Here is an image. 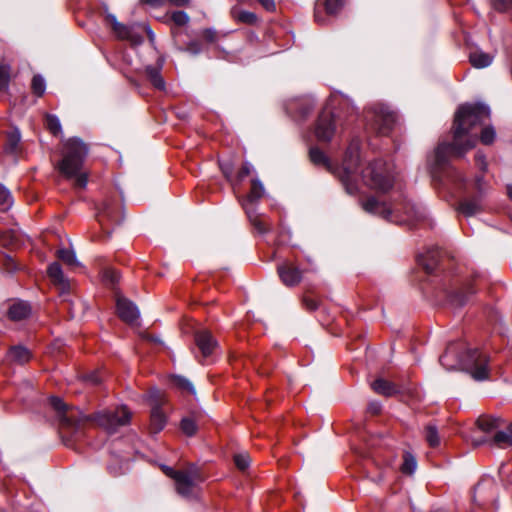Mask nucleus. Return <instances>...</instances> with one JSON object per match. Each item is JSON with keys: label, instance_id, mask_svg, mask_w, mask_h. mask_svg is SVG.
<instances>
[{"label": "nucleus", "instance_id": "nucleus-56", "mask_svg": "<svg viewBox=\"0 0 512 512\" xmlns=\"http://www.w3.org/2000/svg\"><path fill=\"white\" fill-rule=\"evenodd\" d=\"M356 112L353 108H351V112L349 113L347 119H346V125L350 124L356 119Z\"/></svg>", "mask_w": 512, "mask_h": 512}, {"label": "nucleus", "instance_id": "nucleus-36", "mask_svg": "<svg viewBox=\"0 0 512 512\" xmlns=\"http://www.w3.org/2000/svg\"><path fill=\"white\" fill-rule=\"evenodd\" d=\"M477 425L483 432H491L500 426V421L497 418L492 417H480L477 420Z\"/></svg>", "mask_w": 512, "mask_h": 512}, {"label": "nucleus", "instance_id": "nucleus-35", "mask_svg": "<svg viewBox=\"0 0 512 512\" xmlns=\"http://www.w3.org/2000/svg\"><path fill=\"white\" fill-rule=\"evenodd\" d=\"M57 256L60 260H62L65 264H67L70 267H78L80 265L79 261L76 258L75 252L71 249H59L57 251Z\"/></svg>", "mask_w": 512, "mask_h": 512}, {"label": "nucleus", "instance_id": "nucleus-52", "mask_svg": "<svg viewBox=\"0 0 512 512\" xmlns=\"http://www.w3.org/2000/svg\"><path fill=\"white\" fill-rule=\"evenodd\" d=\"M257 1L259 2V4H261V6L265 10H267L269 12L275 11V9H276L274 0H257Z\"/></svg>", "mask_w": 512, "mask_h": 512}, {"label": "nucleus", "instance_id": "nucleus-63", "mask_svg": "<svg viewBox=\"0 0 512 512\" xmlns=\"http://www.w3.org/2000/svg\"><path fill=\"white\" fill-rule=\"evenodd\" d=\"M149 39L152 41L154 39V33L151 31L149 27L146 28Z\"/></svg>", "mask_w": 512, "mask_h": 512}, {"label": "nucleus", "instance_id": "nucleus-62", "mask_svg": "<svg viewBox=\"0 0 512 512\" xmlns=\"http://www.w3.org/2000/svg\"><path fill=\"white\" fill-rule=\"evenodd\" d=\"M89 381H91L92 383H98L100 380L99 378L96 376V375H91L89 376Z\"/></svg>", "mask_w": 512, "mask_h": 512}, {"label": "nucleus", "instance_id": "nucleus-61", "mask_svg": "<svg viewBox=\"0 0 512 512\" xmlns=\"http://www.w3.org/2000/svg\"><path fill=\"white\" fill-rule=\"evenodd\" d=\"M226 360L229 361L233 365L235 362H237L236 360H234L233 356L230 353H226Z\"/></svg>", "mask_w": 512, "mask_h": 512}, {"label": "nucleus", "instance_id": "nucleus-13", "mask_svg": "<svg viewBox=\"0 0 512 512\" xmlns=\"http://www.w3.org/2000/svg\"><path fill=\"white\" fill-rule=\"evenodd\" d=\"M201 481L202 477L196 468L180 470L174 480L177 492L183 497L194 496Z\"/></svg>", "mask_w": 512, "mask_h": 512}, {"label": "nucleus", "instance_id": "nucleus-53", "mask_svg": "<svg viewBox=\"0 0 512 512\" xmlns=\"http://www.w3.org/2000/svg\"><path fill=\"white\" fill-rule=\"evenodd\" d=\"M202 37L207 41V42H214L216 40V32L212 29H205L203 32H202Z\"/></svg>", "mask_w": 512, "mask_h": 512}, {"label": "nucleus", "instance_id": "nucleus-5", "mask_svg": "<svg viewBox=\"0 0 512 512\" xmlns=\"http://www.w3.org/2000/svg\"><path fill=\"white\" fill-rule=\"evenodd\" d=\"M87 154L86 144L80 139L72 138L65 143L62 160L58 163L60 173L81 189L88 183V173L83 168Z\"/></svg>", "mask_w": 512, "mask_h": 512}, {"label": "nucleus", "instance_id": "nucleus-64", "mask_svg": "<svg viewBox=\"0 0 512 512\" xmlns=\"http://www.w3.org/2000/svg\"><path fill=\"white\" fill-rule=\"evenodd\" d=\"M486 441H487V440L483 438V439H480V440L475 441V442H474V445H475V446H479V445H481V444L485 443Z\"/></svg>", "mask_w": 512, "mask_h": 512}, {"label": "nucleus", "instance_id": "nucleus-12", "mask_svg": "<svg viewBox=\"0 0 512 512\" xmlns=\"http://www.w3.org/2000/svg\"><path fill=\"white\" fill-rule=\"evenodd\" d=\"M337 124H342L340 114L326 109L321 111L314 131L317 140L322 143H329L335 134Z\"/></svg>", "mask_w": 512, "mask_h": 512}, {"label": "nucleus", "instance_id": "nucleus-48", "mask_svg": "<svg viewBox=\"0 0 512 512\" xmlns=\"http://www.w3.org/2000/svg\"><path fill=\"white\" fill-rule=\"evenodd\" d=\"M475 162H476V165L479 167V169H481L483 172L486 171L487 162H486L485 155L483 153L477 152L475 154Z\"/></svg>", "mask_w": 512, "mask_h": 512}, {"label": "nucleus", "instance_id": "nucleus-7", "mask_svg": "<svg viewBox=\"0 0 512 512\" xmlns=\"http://www.w3.org/2000/svg\"><path fill=\"white\" fill-rule=\"evenodd\" d=\"M359 166L360 146L358 141L353 140L345 151L342 167L337 171L341 182L349 193L356 188L352 178L358 172Z\"/></svg>", "mask_w": 512, "mask_h": 512}, {"label": "nucleus", "instance_id": "nucleus-44", "mask_svg": "<svg viewBox=\"0 0 512 512\" xmlns=\"http://www.w3.org/2000/svg\"><path fill=\"white\" fill-rule=\"evenodd\" d=\"M47 128L54 134L57 135L61 132V124L59 119L55 115H47L46 117Z\"/></svg>", "mask_w": 512, "mask_h": 512}, {"label": "nucleus", "instance_id": "nucleus-27", "mask_svg": "<svg viewBox=\"0 0 512 512\" xmlns=\"http://www.w3.org/2000/svg\"><path fill=\"white\" fill-rule=\"evenodd\" d=\"M98 221L103 226L107 222H118L116 207L110 202H104L98 212Z\"/></svg>", "mask_w": 512, "mask_h": 512}, {"label": "nucleus", "instance_id": "nucleus-39", "mask_svg": "<svg viewBox=\"0 0 512 512\" xmlns=\"http://www.w3.org/2000/svg\"><path fill=\"white\" fill-rule=\"evenodd\" d=\"M496 136V132L492 126H486L482 128L480 134V141L484 145H490L494 142Z\"/></svg>", "mask_w": 512, "mask_h": 512}, {"label": "nucleus", "instance_id": "nucleus-9", "mask_svg": "<svg viewBox=\"0 0 512 512\" xmlns=\"http://www.w3.org/2000/svg\"><path fill=\"white\" fill-rule=\"evenodd\" d=\"M131 417L132 412L126 406H120L113 410L95 413L92 420L107 432L113 433L119 427L128 425Z\"/></svg>", "mask_w": 512, "mask_h": 512}, {"label": "nucleus", "instance_id": "nucleus-22", "mask_svg": "<svg viewBox=\"0 0 512 512\" xmlns=\"http://www.w3.org/2000/svg\"><path fill=\"white\" fill-rule=\"evenodd\" d=\"M167 417L159 403H153L150 414V430L159 433L166 425Z\"/></svg>", "mask_w": 512, "mask_h": 512}, {"label": "nucleus", "instance_id": "nucleus-41", "mask_svg": "<svg viewBox=\"0 0 512 512\" xmlns=\"http://www.w3.org/2000/svg\"><path fill=\"white\" fill-rule=\"evenodd\" d=\"M13 204L10 192L0 184V207L2 210L9 209Z\"/></svg>", "mask_w": 512, "mask_h": 512}, {"label": "nucleus", "instance_id": "nucleus-20", "mask_svg": "<svg viewBox=\"0 0 512 512\" xmlns=\"http://www.w3.org/2000/svg\"><path fill=\"white\" fill-rule=\"evenodd\" d=\"M47 273L52 283L56 285L61 293L68 292L70 289V282L65 277L59 263L53 262L48 266Z\"/></svg>", "mask_w": 512, "mask_h": 512}, {"label": "nucleus", "instance_id": "nucleus-42", "mask_svg": "<svg viewBox=\"0 0 512 512\" xmlns=\"http://www.w3.org/2000/svg\"><path fill=\"white\" fill-rule=\"evenodd\" d=\"M112 30H113L114 34L119 39L126 40V39H130V37H131V28L127 25L120 23V22L115 24L113 26Z\"/></svg>", "mask_w": 512, "mask_h": 512}, {"label": "nucleus", "instance_id": "nucleus-29", "mask_svg": "<svg viewBox=\"0 0 512 512\" xmlns=\"http://www.w3.org/2000/svg\"><path fill=\"white\" fill-rule=\"evenodd\" d=\"M469 60L473 67L482 69L488 67L492 63L493 56L489 53L478 50L470 53Z\"/></svg>", "mask_w": 512, "mask_h": 512}, {"label": "nucleus", "instance_id": "nucleus-2", "mask_svg": "<svg viewBox=\"0 0 512 512\" xmlns=\"http://www.w3.org/2000/svg\"><path fill=\"white\" fill-rule=\"evenodd\" d=\"M445 252L438 247L417 256V263L427 275L423 293L438 305L462 308L476 294L473 279H461L444 269Z\"/></svg>", "mask_w": 512, "mask_h": 512}, {"label": "nucleus", "instance_id": "nucleus-54", "mask_svg": "<svg viewBox=\"0 0 512 512\" xmlns=\"http://www.w3.org/2000/svg\"><path fill=\"white\" fill-rule=\"evenodd\" d=\"M164 472L167 476L171 477L173 480H175V475L176 474H179L180 471H175L174 469L170 468V467H164Z\"/></svg>", "mask_w": 512, "mask_h": 512}, {"label": "nucleus", "instance_id": "nucleus-57", "mask_svg": "<svg viewBox=\"0 0 512 512\" xmlns=\"http://www.w3.org/2000/svg\"><path fill=\"white\" fill-rule=\"evenodd\" d=\"M168 2L175 6H185L188 4L189 0H168Z\"/></svg>", "mask_w": 512, "mask_h": 512}, {"label": "nucleus", "instance_id": "nucleus-4", "mask_svg": "<svg viewBox=\"0 0 512 512\" xmlns=\"http://www.w3.org/2000/svg\"><path fill=\"white\" fill-rule=\"evenodd\" d=\"M441 365L452 369L459 365L476 381H483L489 378V359L487 355L476 348L464 349L458 342L448 344L445 352L439 357Z\"/></svg>", "mask_w": 512, "mask_h": 512}, {"label": "nucleus", "instance_id": "nucleus-16", "mask_svg": "<svg viewBox=\"0 0 512 512\" xmlns=\"http://www.w3.org/2000/svg\"><path fill=\"white\" fill-rule=\"evenodd\" d=\"M315 107V100L312 97L305 96L293 101L286 105V110L297 120H305L313 111Z\"/></svg>", "mask_w": 512, "mask_h": 512}, {"label": "nucleus", "instance_id": "nucleus-14", "mask_svg": "<svg viewBox=\"0 0 512 512\" xmlns=\"http://www.w3.org/2000/svg\"><path fill=\"white\" fill-rule=\"evenodd\" d=\"M226 452L231 457L234 468L240 473L248 472L251 466V456L246 449L240 448L234 439L226 437Z\"/></svg>", "mask_w": 512, "mask_h": 512}, {"label": "nucleus", "instance_id": "nucleus-30", "mask_svg": "<svg viewBox=\"0 0 512 512\" xmlns=\"http://www.w3.org/2000/svg\"><path fill=\"white\" fill-rule=\"evenodd\" d=\"M8 358L13 362L22 365L30 361L31 352L26 347L15 346L9 350Z\"/></svg>", "mask_w": 512, "mask_h": 512}, {"label": "nucleus", "instance_id": "nucleus-3", "mask_svg": "<svg viewBox=\"0 0 512 512\" xmlns=\"http://www.w3.org/2000/svg\"><path fill=\"white\" fill-rule=\"evenodd\" d=\"M362 207L368 213L378 215L398 225H407L409 229H413L418 224L426 221L425 209L406 198L387 205L385 202H380L376 197L370 196L362 203Z\"/></svg>", "mask_w": 512, "mask_h": 512}, {"label": "nucleus", "instance_id": "nucleus-38", "mask_svg": "<svg viewBox=\"0 0 512 512\" xmlns=\"http://www.w3.org/2000/svg\"><path fill=\"white\" fill-rule=\"evenodd\" d=\"M302 306L308 312L316 311L320 306V301L316 299L310 292H306L302 297Z\"/></svg>", "mask_w": 512, "mask_h": 512}, {"label": "nucleus", "instance_id": "nucleus-18", "mask_svg": "<svg viewBox=\"0 0 512 512\" xmlns=\"http://www.w3.org/2000/svg\"><path fill=\"white\" fill-rule=\"evenodd\" d=\"M309 160L317 167H323L332 174H337L339 167H336L330 160V158L317 146H311L309 148Z\"/></svg>", "mask_w": 512, "mask_h": 512}, {"label": "nucleus", "instance_id": "nucleus-43", "mask_svg": "<svg viewBox=\"0 0 512 512\" xmlns=\"http://www.w3.org/2000/svg\"><path fill=\"white\" fill-rule=\"evenodd\" d=\"M417 463L411 454L404 455V461L401 470L405 474H412L416 469Z\"/></svg>", "mask_w": 512, "mask_h": 512}, {"label": "nucleus", "instance_id": "nucleus-17", "mask_svg": "<svg viewBox=\"0 0 512 512\" xmlns=\"http://www.w3.org/2000/svg\"><path fill=\"white\" fill-rule=\"evenodd\" d=\"M118 316L125 322L132 324L139 318L137 306L124 297H118L116 301Z\"/></svg>", "mask_w": 512, "mask_h": 512}, {"label": "nucleus", "instance_id": "nucleus-1", "mask_svg": "<svg viewBox=\"0 0 512 512\" xmlns=\"http://www.w3.org/2000/svg\"><path fill=\"white\" fill-rule=\"evenodd\" d=\"M489 117L490 109L482 103H467L458 107L452 126L453 142H442L435 149L432 174L442 185L451 184L458 192L467 193L466 178L449 164V158L451 155L462 157L475 147L476 137L470 136L464 142L461 140Z\"/></svg>", "mask_w": 512, "mask_h": 512}, {"label": "nucleus", "instance_id": "nucleus-31", "mask_svg": "<svg viewBox=\"0 0 512 512\" xmlns=\"http://www.w3.org/2000/svg\"><path fill=\"white\" fill-rule=\"evenodd\" d=\"M161 67L162 64L158 66H147L145 69L148 79L152 85L159 90H163L165 88V81L160 72Z\"/></svg>", "mask_w": 512, "mask_h": 512}, {"label": "nucleus", "instance_id": "nucleus-60", "mask_svg": "<svg viewBox=\"0 0 512 512\" xmlns=\"http://www.w3.org/2000/svg\"><path fill=\"white\" fill-rule=\"evenodd\" d=\"M507 196L512 201V185L509 184L506 186Z\"/></svg>", "mask_w": 512, "mask_h": 512}, {"label": "nucleus", "instance_id": "nucleus-37", "mask_svg": "<svg viewBox=\"0 0 512 512\" xmlns=\"http://www.w3.org/2000/svg\"><path fill=\"white\" fill-rule=\"evenodd\" d=\"M180 427L182 432L189 437L194 436L198 429L195 420L192 419L191 417L183 418L181 420Z\"/></svg>", "mask_w": 512, "mask_h": 512}, {"label": "nucleus", "instance_id": "nucleus-6", "mask_svg": "<svg viewBox=\"0 0 512 512\" xmlns=\"http://www.w3.org/2000/svg\"><path fill=\"white\" fill-rule=\"evenodd\" d=\"M365 185L380 193L389 192L394 186V174L390 165L383 159H375L362 170Z\"/></svg>", "mask_w": 512, "mask_h": 512}, {"label": "nucleus", "instance_id": "nucleus-46", "mask_svg": "<svg viewBox=\"0 0 512 512\" xmlns=\"http://www.w3.org/2000/svg\"><path fill=\"white\" fill-rule=\"evenodd\" d=\"M171 19L178 26H184L189 22V16L184 11L173 12Z\"/></svg>", "mask_w": 512, "mask_h": 512}, {"label": "nucleus", "instance_id": "nucleus-19", "mask_svg": "<svg viewBox=\"0 0 512 512\" xmlns=\"http://www.w3.org/2000/svg\"><path fill=\"white\" fill-rule=\"evenodd\" d=\"M282 283L286 286H295L302 280V272L292 264H282L277 268Z\"/></svg>", "mask_w": 512, "mask_h": 512}, {"label": "nucleus", "instance_id": "nucleus-32", "mask_svg": "<svg viewBox=\"0 0 512 512\" xmlns=\"http://www.w3.org/2000/svg\"><path fill=\"white\" fill-rule=\"evenodd\" d=\"M424 437L431 448H436L440 445L438 428L434 423L430 422L424 427Z\"/></svg>", "mask_w": 512, "mask_h": 512}, {"label": "nucleus", "instance_id": "nucleus-50", "mask_svg": "<svg viewBox=\"0 0 512 512\" xmlns=\"http://www.w3.org/2000/svg\"><path fill=\"white\" fill-rule=\"evenodd\" d=\"M184 50L193 55H196V54L200 53L201 46L198 42L191 41Z\"/></svg>", "mask_w": 512, "mask_h": 512}, {"label": "nucleus", "instance_id": "nucleus-21", "mask_svg": "<svg viewBox=\"0 0 512 512\" xmlns=\"http://www.w3.org/2000/svg\"><path fill=\"white\" fill-rule=\"evenodd\" d=\"M195 342L204 357L211 355L217 346V342L208 330L198 331L195 334Z\"/></svg>", "mask_w": 512, "mask_h": 512}, {"label": "nucleus", "instance_id": "nucleus-15", "mask_svg": "<svg viewBox=\"0 0 512 512\" xmlns=\"http://www.w3.org/2000/svg\"><path fill=\"white\" fill-rule=\"evenodd\" d=\"M344 0H318L314 8V18L318 24L324 25L327 19L323 16H335L343 8Z\"/></svg>", "mask_w": 512, "mask_h": 512}, {"label": "nucleus", "instance_id": "nucleus-11", "mask_svg": "<svg viewBox=\"0 0 512 512\" xmlns=\"http://www.w3.org/2000/svg\"><path fill=\"white\" fill-rule=\"evenodd\" d=\"M50 404L57 411L63 430L77 431L89 420L77 408L67 406L59 397H51Z\"/></svg>", "mask_w": 512, "mask_h": 512}, {"label": "nucleus", "instance_id": "nucleus-34", "mask_svg": "<svg viewBox=\"0 0 512 512\" xmlns=\"http://www.w3.org/2000/svg\"><path fill=\"white\" fill-rule=\"evenodd\" d=\"M171 382L176 388L182 390L183 392H187L192 395L196 394L193 384L183 376L174 375L171 378Z\"/></svg>", "mask_w": 512, "mask_h": 512}, {"label": "nucleus", "instance_id": "nucleus-49", "mask_svg": "<svg viewBox=\"0 0 512 512\" xmlns=\"http://www.w3.org/2000/svg\"><path fill=\"white\" fill-rule=\"evenodd\" d=\"M382 410V406L378 401H371L367 406V411L371 415H378Z\"/></svg>", "mask_w": 512, "mask_h": 512}, {"label": "nucleus", "instance_id": "nucleus-26", "mask_svg": "<svg viewBox=\"0 0 512 512\" xmlns=\"http://www.w3.org/2000/svg\"><path fill=\"white\" fill-rule=\"evenodd\" d=\"M263 195L264 186L262 182L258 179H252L250 191L243 204H246L248 207H253V204L259 201L263 197Z\"/></svg>", "mask_w": 512, "mask_h": 512}, {"label": "nucleus", "instance_id": "nucleus-40", "mask_svg": "<svg viewBox=\"0 0 512 512\" xmlns=\"http://www.w3.org/2000/svg\"><path fill=\"white\" fill-rule=\"evenodd\" d=\"M31 87L34 94L37 96H42L46 89L44 78L41 75H35L32 79Z\"/></svg>", "mask_w": 512, "mask_h": 512}, {"label": "nucleus", "instance_id": "nucleus-33", "mask_svg": "<svg viewBox=\"0 0 512 512\" xmlns=\"http://www.w3.org/2000/svg\"><path fill=\"white\" fill-rule=\"evenodd\" d=\"M491 442L501 448L512 446V423L508 426L507 431H497Z\"/></svg>", "mask_w": 512, "mask_h": 512}, {"label": "nucleus", "instance_id": "nucleus-51", "mask_svg": "<svg viewBox=\"0 0 512 512\" xmlns=\"http://www.w3.org/2000/svg\"><path fill=\"white\" fill-rule=\"evenodd\" d=\"M250 174V165L248 163L243 164L241 169L238 171L237 180L240 182Z\"/></svg>", "mask_w": 512, "mask_h": 512}, {"label": "nucleus", "instance_id": "nucleus-10", "mask_svg": "<svg viewBox=\"0 0 512 512\" xmlns=\"http://www.w3.org/2000/svg\"><path fill=\"white\" fill-rule=\"evenodd\" d=\"M474 192L458 202L457 210L467 217L474 216L483 211L482 200L487 193V185L484 175H476L473 184Z\"/></svg>", "mask_w": 512, "mask_h": 512}, {"label": "nucleus", "instance_id": "nucleus-55", "mask_svg": "<svg viewBox=\"0 0 512 512\" xmlns=\"http://www.w3.org/2000/svg\"><path fill=\"white\" fill-rule=\"evenodd\" d=\"M106 21L109 23L111 28H113V26L118 23V21L116 19V16L113 15V14H107L106 15Z\"/></svg>", "mask_w": 512, "mask_h": 512}, {"label": "nucleus", "instance_id": "nucleus-8", "mask_svg": "<svg viewBox=\"0 0 512 512\" xmlns=\"http://www.w3.org/2000/svg\"><path fill=\"white\" fill-rule=\"evenodd\" d=\"M364 120L377 134L387 136L394 127L396 115L388 107L377 104L365 112Z\"/></svg>", "mask_w": 512, "mask_h": 512}, {"label": "nucleus", "instance_id": "nucleus-23", "mask_svg": "<svg viewBox=\"0 0 512 512\" xmlns=\"http://www.w3.org/2000/svg\"><path fill=\"white\" fill-rule=\"evenodd\" d=\"M371 388L377 394L390 397L400 393L399 387L384 378H377L371 384Z\"/></svg>", "mask_w": 512, "mask_h": 512}, {"label": "nucleus", "instance_id": "nucleus-47", "mask_svg": "<svg viewBox=\"0 0 512 512\" xmlns=\"http://www.w3.org/2000/svg\"><path fill=\"white\" fill-rule=\"evenodd\" d=\"M9 81V69L6 66H0V90L7 87Z\"/></svg>", "mask_w": 512, "mask_h": 512}, {"label": "nucleus", "instance_id": "nucleus-25", "mask_svg": "<svg viewBox=\"0 0 512 512\" xmlns=\"http://www.w3.org/2000/svg\"><path fill=\"white\" fill-rule=\"evenodd\" d=\"M243 208L251 225L257 230L258 233L265 234L269 231V227L261 219V216L256 213V209L254 207H248L246 204H243Z\"/></svg>", "mask_w": 512, "mask_h": 512}, {"label": "nucleus", "instance_id": "nucleus-45", "mask_svg": "<svg viewBox=\"0 0 512 512\" xmlns=\"http://www.w3.org/2000/svg\"><path fill=\"white\" fill-rule=\"evenodd\" d=\"M492 7L500 12H507L512 8V0H491Z\"/></svg>", "mask_w": 512, "mask_h": 512}, {"label": "nucleus", "instance_id": "nucleus-58", "mask_svg": "<svg viewBox=\"0 0 512 512\" xmlns=\"http://www.w3.org/2000/svg\"><path fill=\"white\" fill-rule=\"evenodd\" d=\"M144 3L152 6H160L163 4V0H142Z\"/></svg>", "mask_w": 512, "mask_h": 512}, {"label": "nucleus", "instance_id": "nucleus-24", "mask_svg": "<svg viewBox=\"0 0 512 512\" xmlns=\"http://www.w3.org/2000/svg\"><path fill=\"white\" fill-rule=\"evenodd\" d=\"M31 312V307L27 302H14L8 310V316L13 321L25 319Z\"/></svg>", "mask_w": 512, "mask_h": 512}, {"label": "nucleus", "instance_id": "nucleus-59", "mask_svg": "<svg viewBox=\"0 0 512 512\" xmlns=\"http://www.w3.org/2000/svg\"><path fill=\"white\" fill-rule=\"evenodd\" d=\"M106 275H110L112 282H115L118 279V275L115 271H108L106 272Z\"/></svg>", "mask_w": 512, "mask_h": 512}, {"label": "nucleus", "instance_id": "nucleus-28", "mask_svg": "<svg viewBox=\"0 0 512 512\" xmlns=\"http://www.w3.org/2000/svg\"><path fill=\"white\" fill-rule=\"evenodd\" d=\"M230 15L235 21L247 25H254L258 21V17L255 13L241 10L237 7L231 8Z\"/></svg>", "mask_w": 512, "mask_h": 512}]
</instances>
